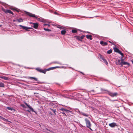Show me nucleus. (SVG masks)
<instances>
[{"mask_svg":"<svg viewBox=\"0 0 133 133\" xmlns=\"http://www.w3.org/2000/svg\"><path fill=\"white\" fill-rule=\"evenodd\" d=\"M72 32L73 33H75V30H72Z\"/></svg>","mask_w":133,"mask_h":133,"instance_id":"obj_40","label":"nucleus"},{"mask_svg":"<svg viewBox=\"0 0 133 133\" xmlns=\"http://www.w3.org/2000/svg\"><path fill=\"white\" fill-rule=\"evenodd\" d=\"M101 91H106L107 90H105V89H102L101 88Z\"/></svg>","mask_w":133,"mask_h":133,"instance_id":"obj_35","label":"nucleus"},{"mask_svg":"<svg viewBox=\"0 0 133 133\" xmlns=\"http://www.w3.org/2000/svg\"><path fill=\"white\" fill-rule=\"evenodd\" d=\"M49 114H50L51 115H53V114L51 112H50Z\"/></svg>","mask_w":133,"mask_h":133,"instance_id":"obj_42","label":"nucleus"},{"mask_svg":"<svg viewBox=\"0 0 133 133\" xmlns=\"http://www.w3.org/2000/svg\"><path fill=\"white\" fill-rule=\"evenodd\" d=\"M44 29L46 31H51V30L49 29H46L45 28H44Z\"/></svg>","mask_w":133,"mask_h":133,"instance_id":"obj_29","label":"nucleus"},{"mask_svg":"<svg viewBox=\"0 0 133 133\" xmlns=\"http://www.w3.org/2000/svg\"><path fill=\"white\" fill-rule=\"evenodd\" d=\"M81 114L85 116L86 117H88V115L87 114H86L85 113H84L83 112H82L81 113Z\"/></svg>","mask_w":133,"mask_h":133,"instance_id":"obj_27","label":"nucleus"},{"mask_svg":"<svg viewBox=\"0 0 133 133\" xmlns=\"http://www.w3.org/2000/svg\"><path fill=\"white\" fill-rule=\"evenodd\" d=\"M50 110H51L54 113V115H56V109H53L52 108H50Z\"/></svg>","mask_w":133,"mask_h":133,"instance_id":"obj_20","label":"nucleus"},{"mask_svg":"<svg viewBox=\"0 0 133 133\" xmlns=\"http://www.w3.org/2000/svg\"><path fill=\"white\" fill-rule=\"evenodd\" d=\"M35 69L37 71L41 73H43L44 74H45L46 72V70H43L40 68H36Z\"/></svg>","mask_w":133,"mask_h":133,"instance_id":"obj_4","label":"nucleus"},{"mask_svg":"<svg viewBox=\"0 0 133 133\" xmlns=\"http://www.w3.org/2000/svg\"><path fill=\"white\" fill-rule=\"evenodd\" d=\"M34 94L35 96L36 97H38L39 94L38 93L36 92L34 93Z\"/></svg>","mask_w":133,"mask_h":133,"instance_id":"obj_31","label":"nucleus"},{"mask_svg":"<svg viewBox=\"0 0 133 133\" xmlns=\"http://www.w3.org/2000/svg\"><path fill=\"white\" fill-rule=\"evenodd\" d=\"M25 104L28 107L30 110H32V107L30 105H29L28 104L24 102Z\"/></svg>","mask_w":133,"mask_h":133,"instance_id":"obj_17","label":"nucleus"},{"mask_svg":"<svg viewBox=\"0 0 133 133\" xmlns=\"http://www.w3.org/2000/svg\"><path fill=\"white\" fill-rule=\"evenodd\" d=\"M0 78L6 80H8L9 79V78L8 77L3 76H0Z\"/></svg>","mask_w":133,"mask_h":133,"instance_id":"obj_12","label":"nucleus"},{"mask_svg":"<svg viewBox=\"0 0 133 133\" xmlns=\"http://www.w3.org/2000/svg\"><path fill=\"white\" fill-rule=\"evenodd\" d=\"M86 37L87 38L89 39L90 40H92V36L91 35H88L86 36Z\"/></svg>","mask_w":133,"mask_h":133,"instance_id":"obj_18","label":"nucleus"},{"mask_svg":"<svg viewBox=\"0 0 133 133\" xmlns=\"http://www.w3.org/2000/svg\"><path fill=\"white\" fill-rule=\"evenodd\" d=\"M37 18V19L39 21H40L41 22H42V21L41 20L40 18Z\"/></svg>","mask_w":133,"mask_h":133,"instance_id":"obj_37","label":"nucleus"},{"mask_svg":"<svg viewBox=\"0 0 133 133\" xmlns=\"http://www.w3.org/2000/svg\"><path fill=\"white\" fill-rule=\"evenodd\" d=\"M123 61V59L121 58V59H118L116 61V63L117 65H121L122 61Z\"/></svg>","mask_w":133,"mask_h":133,"instance_id":"obj_3","label":"nucleus"},{"mask_svg":"<svg viewBox=\"0 0 133 133\" xmlns=\"http://www.w3.org/2000/svg\"><path fill=\"white\" fill-rule=\"evenodd\" d=\"M32 110H31L32 111H33V112H35V114H36L37 115V112H36V111H34V109H33V108H32Z\"/></svg>","mask_w":133,"mask_h":133,"instance_id":"obj_33","label":"nucleus"},{"mask_svg":"<svg viewBox=\"0 0 133 133\" xmlns=\"http://www.w3.org/2000/svg\"><path fill=\"white\" fill-rule=\"evenodd\" d=\"M26 13L27 15L30 17H35L36 18H37V17H36L35 14L27 12H26Z\"/></svg>","mask_w":133,"mask_h":133,"instance_id":"obj_7","label":"nucleus"},{"mask_svg":"<svg viewBox=\"0 0 133 133\" xmlns=\"http://www.w3.org/2000/svg\"><path fill=\"white\" fill-rule=\"evenodd\" d=\"M100 43L102 46H104L108 45V43L106 42H104L103 41H100Z\"/></svg>","mask_w":133,"mask_h":133,"instance_id":"obj_11","label":"nucleus"},{"mask_svg":"<svg viewBox=\"0 0 133 133\" xmlns=\"http://www.w3.org/2000/svg\"><path fill=\"white\" fill-rule=\"evenodd\" d=\"M66 32V31L65 30H62L61 31V34L62 35L65 34Z\"/></svg>","mask_w":133,"mask_h":133,"instance_id":"obj_21","label":"nucleus"},{"mask_svg":"<svg viewBox=\"0 0 133 133\" xmlns=\"http://www.w3.org/2000/svg\"><path fill=\"white\" fill-rule=\"evenodd\" d=\"M27 111H28V112H30V111H29V110H27Z\"/></svg>","mask_w":133,"mask_h":133,"instance_id":"obj_50","label":"nucleus"},{"mask_svg":"<svg viewBox=\"0 0 133 133\" xmlns=\"http://www.w3.org/2000/svg\"><path fill=\"white\" fill-rule=\"evenodd\" d=\"M33 23H32V22H30V24H33Z\"/></svg>","mask_w":133,"mask_h":133,"instance_id":"obj_44","label":"nucleus"},{"mask_svg":"<svg viewBox=\"0 0 133 133\" xmlns=\"http://www.w3.org/2000/svg\"><path fill=\"white\" fill-rule=\"evenodd\" d=\"M21 106H22V107L23 108H26V107H25V105H24L23 104H21Z\"/></svg>","mask_w":133,"mask_h":133,"instance_id":"obj_34","label":"nucleus"},{"mask_svg":"<svg viewBox=\"0 0 133 133\" xmlns=\"http://www.w3.org/2000/svg\"><path fill=\"white\" fill-rule=\"evenodd\" d=\"M119 54H120L122 56V57L121 58H122L123 57V53H122L120 51H119V52H118Z\"/></svg>","mask_w":133,"mask_h":133,"instance_id":"obj_26","label":"nucleus"},{"mask_svg":"<svg viewBox=\"0 0 133 133\" xmlns=\"http://www.w3.org/2000/svg\"><path fill=\"white\" fill-rule=\"evenodd\" d=\"M85 36L84 35L80 37H77V38L79 40L83 39Z\"/></svg>","mask_w":133,"mask_h":133,"instance_id":"obj_22","label":"nucleus"},{"mask_svg":"<svg viewBox=\"0 0 133 133\" xmlns=\"http://www.w3.org/2000/svg\"><path fill=\"white\" fill-rule=\"evenodd\" d=\"M2 120H3L4 121H8L7 119H6L5 118H2Z\"/></svg>","mask_w":133,"mask_h":133,"instance_id":"obj_36","label":"nucleus"},{"mask_svg":"<svg viewBox=\"0 0 133 133\" xmlns=\"http://www.w3.org/2000/svg\"><path fill=\"white\" fill-rule=\"evenodd\" d=\"M27 78L29 79H31V80L36 81L38 82H39V81L38 80V79L35 77H28Z\"/></svg>","mask_w":133,"mask_h":133,"instance_id":"obj_6","label":"nucleus"},{"mask_svg":"<svg viewBox=\"0 0 133 133\" xmlns=\"http://www.w3.org/2000/svg\"><path fill=\"white\" fill-rule=\"evenodd\" d=\"M2 26V25L0 24V27Z\"/></svg>","mask_w":133,"mask_h":133,"instance_id":"obj_52","label":"nucleus"},{"mask_svg":"<svg viewBox=\"0 0 133 133\" xmlns=\"http://www.w3.org/2000/svg\"><path fill=\"white\" fill-rule=\"evenodd\" d=\"M109 125L111 127H114L117 126V124L115 123H112L109 124Z\"/></svg>","mask_w":133,"mask_h":133,"instance_id":"obj_10","label":"nucleus"},{"mask_svg":"<svg viewBox=\"0 0 133 133\" xmlns=\"http://www.w3.org/2000/svg\"><path fill=\"white\" fill-rule=\"evenodd\" d=\"M61 113H62V114H64V115H65V116H66V114L64 112H61Z\"/></svg>","mask_w":133,"mask_h":133,"instance_id":"obj_38","label":"nucleus"},{"mask_svg":"<svg viewBox=\"0 0 133 133\" xmlns=\"http://www.w3.org/2000/svg\"><path fill=\"white\" fill-rule=\"evenodd\" d=\"M60 110L64 112V111H65L66 112H70V111L69 110H67L66 109H65L63 108H61L60 109Z\"/></svg>","mask_w":133,"mask_h":133,"instance_id":"obj_16","label":"nucleus"},{"mask_svg":"<svg viewBox=\"0 0 133 133\" xmlns=\"http://www.w3.org/2000/svg\"><path fill=\"white\" fill-rule=\"evenodd\" d=\"M16 21V20H13V22H15V21Z\"/></svg>","mask_w":133,"mask_h":133,"instance_id":"obj_45","label":"nucleus"},{"mask_svg":"<svg viewBox=\"0 0 133 133\" xmlns=\"http://www.w3.org/2000/svg\"><path fill=\"white\" fill-rule=\"evenodd\" d=\"M3 118V117H2L0 116V119H2Z\"/></svg>","mask_w":133,"mask_h":133,"instance_id":"obj_43","label":"nucleus"},{"mask_svg":"<svg viewBox=\"0 0 133 133\" xmlns=\"http://www.w3.org/2000/svg\"><path fill=\"white\" fill-rule=\"evenodd\" d=\"M108 94L110 96L112 97L116 96L117 95V94L116 93H112V92H108Z\"/></svg>","mask_w":133,"mask_h":133,"instance_id":"obj_5","label":"nucleus"},{"mask_svg":"<svg viewBox=\"0 0 133 133\" xmlns=\"http://www.w3.org/2000/svg\"><path fill=\"white\" fill-rule=\"evenodd\" d=\"M46 25H48V26H50V25L49 24H44L43 25L44 26H45Z\"/></svg>","mask_w":133,"mask_h":133,"instance_id":"obj_39","label":"nucleus"},{"mask_svg":"<svg viewBox=\"0 0 133 133\" xmlns=\"http://www.w3.org/2000/svg\"><path fill=\"white\" fill-rule=\"evenodd\" d=\"M81 72L83 75H84V74L83 72Z\"/></svg>","mask_w":133,"mask_h":133,"instance_id":"obj_51","label":"nucleus"},{"mask_svg":"<svg viewBox=\"0 0 133 133\" xmlns=\"http://www.w3.org/2000/svg\"><path fill=\"white\" fill-rule=\"evenodd\" d=\"M33 27L35 29H37L38 27V24L37 23H33Z\"/></svg>","mask_w":133,"mask_h":133,"instance_id":"obj_14","label":"nucleus"},{"mask_svg":"<svg viewBox=\"0 0 133 133\" xmlns=\"http://www.w3.org/2000/svg\"><path fill=\"white\" fill-rule=\"evenodd\" d=\"M58 28H59L61 29H63V27H62V26H58L57 27Z\"/></svg>","mask_w":133,"mask_h":133,"instance_id":"obj_32","label":"nucleus"},{"mask_svg":"<svg viewBox=\"0 0 133 133\" xmlns=\"http://www.w3.org/2000/svg\"><path fill=\"white\" fill-rule=\"evenodd\" d=\"M112 50L111 49H110L107 51V53L108 54H110L112 53Z\"/></svg>","mask_w":133,"mask_h":133,"instance_id":"obj_28","label":"nucleus"},{"mask_svg":"<svg viewBox=\"0 0 133 133\" xmlns=\"http://www.w3.org/2000/svg\"><path fill=\"white\" fill-rule=\"evenodd\" d=\"M3 74L4 75H8L6 74Z\"/></svg>","mask_w":133,"mask_h":133,"instance_id":"obj_47","label":"nucleus"},{"mask_svg":"<svg viewBox=\"0 0 133 133\" xmlns=\"http://www.w3.org/2000/svg\"><path fill=\"white\" fill-rule=\"evenodd\" d=\"M4 87V84L0 82V87Z\"/></svg>","mask_w":133,"mask_h":133,"instance_id":"obj_24","label":"nucleus"},{"mask_svg":"<svg viewBox=\"0 0 133 133\" xmlns=\"http://www.w3.org/2000/svg\"><path fill=\"white\" fill-rule=\"evenodd\" d=\"M85 121L87 124V127L88 128H89L91 130H92L91 128H90V127L91 126V124L90 121L88 120L87 118H85Z\"/></svg>","mask_w":133,"mask_h":133,"instance_id":"obj_1","label":"nucleus"},{"mask_svg":"<svg viewBox=\"0 0 133 133\" xmlns=\"http://www.w3.org/2000/svg\"><path fill=\"white\" fill-rule=\"evenodd\" d=\"M71 46L72 47V48H74V46H72V45H71Z\"/></svg>","mask_w":133,"mask_h":133,"instance_id":"obj_48","label":"nucleus"},{"mask_svg":"<svg viewBox=\"0 0 133 133\" xmlns=\"http://www.w3.org/2000/svg\"><path fill=\"white\" fill-rule=\"evenodd\" d=\"M7 109L9 110H14L15 111V109H14L13 108H12L10 107H7Z\"/></svg>","mask_w":133,"mask_h":133,"instance_id":"obj_25","label":"nucleus"},{"mask_svg":"<svg viewBox=\"0 0 133 133\" xmlns=\"http://www.w3.org/2000/svg\"><path fill=\"white\" fill-rule=\"evenodd\" d=\"M10 9L12 10H15L16 11L18 12H19V11L17 9H16L15 8H11Z\"/></svg>","mask_w":133,"mask_h":133,"instance_id":"obj_30","label":"nucleus"},{"mask_svg":"<svg viewBox=\"0 0 133 133\" xmlns=\"http://www.w3.org/2000/svg\"><path fill=\"white\" fill-rule=\"evenodd\" d=\"M59 67H59V66H56V67H51V68H48V69H46L45 70H46V71H49V70H50L52 69H53L55 68H59Z\"/></svg>","mask_w":133,"mask_h":133,"instance_id":"obj_15","label":"nucleus"},{"mask_svg":"<svg viewBox=\"0 0 133 133\" xmlns=\"http://www.w3.org/2000/svg\"><path fill=\"white\" fill-rule=\"evenodd\" d=\"M75 33L77 32V30L76 29H75Z\"/></svg>","mask_w":133,"mask_h":133,"instance_id":"obj_46","label":"nucleus"},{"mask_svg":"<svg viewBox=\"0 0 133 133\" xmlns=\"http://www.w3.org/2000/svg\"><path fill=\"white\" fill-rule=\"evenodd\" d=\"M54 13V14H56V15H58V13H57V12H55Z\"/></svg>","mask_w":133,"mask_h":133,"instance_id":"obj_41","label":"nucleus"},{"mask_svg":"<svg viewBox=\"0 0 133 133\" xmlns=\"http://www.w3.org/2000/svg\"><path fill=\"white\" fill-rule=\"evenodd\" d=\"M53 104V105H54V106H56V105H55V104H53V103H52V104Z\"/></svg>","mask_w":133,"mask_h":133,"instance_id":"obj_49","label":"nucleus"},{"mask_svg":"<svg viewBox=\"0 0 133 133\" xmlns=\"http://www.w3.org/2000/svg\"><path fill=\"white\" fill-rule=\"evenodd\" d=\"M127 65L128 66H130V64L127 62H124L123 61H122V64L121 65V66H122L123 65Z\"/></svg>","mask_w":133,"mask_h":133,"instance_id":"obj_9","label":"nucleus"},{"mask_svg":"<svg viewBox=\"0 0 133 133\" xmlns=\"http://www.w3.org/2000/svg\"><path fill=\"white\" fill-rule=\"evenodd\" d=\"M91 91H94V90H92Z\"/></svg>","mask_w":133,"mask_h":133,"instance_id":"obj_53","label":"nucleus"},{"mask_svg":"<svg viewBox=\"0 0 133 133\" xmlns=\"http://www.w3.org/2000/svg\"><path fill=\"white\" fill-rule=\"evenodd\" d=\"M2 10L6 14L9 13V14H12V15H13V14H14L13 12L11 11L10 10H9V9L6 10L3 8H2Z\"/></svg>","mask_w":133,"mask_h":133,"instance_id":"obj_2","label":"nucleus"},{"mask_svg":"<svg viewBox=\"0 0 133 133\" xmlns=\"http://www.w3.org/2000/svg\"><path fill=\"white\" fill-rule=\"evenodd\" d=\"M17 21H18V22H23V19L22 18H20L18 19H17Z\"/></svg>","mask_w":133,"mask_h":133,"instance_id":"obj_23","label":"nucleus"},{"mask_svg":"<svg viewBox=\"0 0 133 133\" xmlns=\"http://www.w3.org/2000/svg\"><path fill=\"white\" fill-rule=\"evenodd\" d=\"M19 26L22 27V28L23 29L25 30H26V31H28V29H32L31 28L28 27H27L25 26H22L21 25H19Z\"/></svg>","mask_w":133,"mask_h":133,"instance_id":"obj_8","label":"nucleus"},{"mask_svg":"<svg viewBox=\"0 0 133 133\" xmlns=\"http://www.w3.org/2000/svg\"><path fill=\"white\" fill-rule=\"evenodd\" d=\"M102 59L104 62L107 65L108 64V63L106 60L102 56H101L100 57Z\"/></svg>","mask_w":133,"mask_h":133,"instance_id":"obj_13","label":"nucleus"},{"mask_svg":"<svg viewBox=\"0 0 133 133\" xmlns=\"http://www.w3.org/2000/svg\"><path fill=\"white\" fill-rule=\"evenodd\" d=\"M114 51H115L116 52L118 53V52L120 51L118 49H117V48L116 47L114 48Z\"/></svg>","mask_w":133,"mask_h":133,"instance_id":"obj_19","label":"nucleus"}]
</instances>
